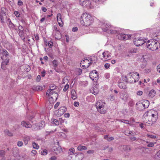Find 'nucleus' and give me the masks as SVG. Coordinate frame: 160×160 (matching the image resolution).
<instances>
[{
    "label": "nucleus",
    "mask_w": 160,
    "mask_h": 160,
    "mask_svg": "<svg viewBox=\"0 0 160 160\" xmlns=\"http://www.w3.org/2000/svg\"><path fill=\"white\" fill-rule=\"evenodd\" d=\"M157 69L158 72L160 73V64H159L157 66Z\"/></svg>",
    "instance_id": "nucleus-64"
},
{
    "label": "nucleus",
    "mask_w": 160,
    "mask_h": 160,
    "mask_svg": "<svg viewBox=\"0 0 160 160\" xmlns=\"http://www.w3.org/2000/svg\"><path fill=\"white\" fill-rule=\"evenodd\" d=\"M147 136L148 137H149L150 138H153L155 139L156 138V136L154 135H150L149 134H147Z\"/></svg>",
    "instance_id": "nucleus-43"
},
{
    "label": "nucleus",
    "mask_w": 160,
    "mask_h": 160,
    "mask_svg": "<svg viewBox=\"0 0 160 160\" xmlns=\"http://www.w3.org/2000/svg\"><path fill=\"white\" fill-rule=\"evenodd\" d=\"M137 94L138 95H141L142 94V92L141 91H138L137 92Z\"/></svg>",
    "instance_id": "nucleus-62"
},
{
    "label": "nucleus",
    "mask_w": 160,
    "mask_h": 160,
    "mask_svg": "<svg viewBox=\"0 0 160 160\" xmlns=\"http://www.w3.org/2000/svg\"><path fill=\"white\" fill-rule=\"evenodd\" d=\"M5 152L3 150H0V158H3L4 157Z\"/></svg>",
    "instance_id": "nucleus-31"
},
{
    "label": "nucleus",
    "mask_w": 160,
    "mask_h": 160,
    "mask_svg": "<svg viewBox=\"0 0 160 160\" xmlns=\"http://www.w3.org/2000/svg\"><path fill=\"white\" fill-rule=\"evenodd\" d=\"M147 48L150 50L154 51L158 49L160 47V44L157 41L148 40L146 43Z\"/></svg>",
    "instance_id": "nucleus-3"
},
{
    "label": "nucleus",
    "mask_w": 160,
    "mask_h": 160,
    "mask_svg": "<svg viewBox=\"0 0 160 160\" xmlns=\"http://www.w3.org/2000/svg\"><path fill=\"white\" fill-rule=\"evenodd\" d=\"M69 86L68 84H66L63 90L64 91H66L68 88Z\"/></svg>",
    "instance_id": "nucleus-49"
},
{
    "label": "nucleus",
    "mask_w": 160,
    "mask_h": 160,
    "mask_svg": "<svg viewBox=\"0 0 160 160\" xmlns=\"http://www.w3.org/2000/svg\"><path fill=\"white\" fill-rule=\"evenodd\" d=\"M6 17H4V15H0V18L2 23H3L4 22V18Z\"/></svg>",
    "instance_id": "nucleus-39"
},
{
    "label": "nucleus",
    "mask_w": 160,
    "mask_h": 160,
    "mask_svg": "<svg viewBox=\"0 0 160 160\" xmlns=\"http://www.w3.org/2000/svg\"><path fill=\"white\" fill-rule=\"evenodd\" d=\"M78 149L79 151H82L87 149V147L85 146L79 145L78 147Z\"/></svg>",
    "instance_id": "nucleus-27"
},
{
    "label": "nucleus",
    "mask_w": 160,
    "mask_h": 160,
    "mask_svg": "<svg viewBox=\"0 0 160 160\" xmlns=\"http://www.w3.org/2000/svg\"><path fill=\"white\" fill-rule=\"evenodd\" d=\"M122 149L124 151H129L131 150V147L130 145H123L122 146Z\"/></svg>",
    "instance_id": "nucleus-22"
},
{
    "label": "nucleus",
    "mask_w": 160,
    "mask_h": 160,
    "mask_svg": "<svg viewBox=\"0 0 160 160\" xmlns=\"http://www.w3.org/2000/svg\"><path fill=\"white\" fill-rule=\"evenodd\" d=\"M14 14L17 17H19L20 16L19 12L17 11H15L14 12Z\"/></svg>",
    "instance_id": "nucleus-45"
},
{
    "label": "nucleus",
    "mask_w": 160,
    "mask_h": 160,
    "mask_svg": "<svg viewBox=\"0 0 160 160\" xmlns=\"http://www.w3.org/2000/svg\"><path fill=\"white\" fill-rule=\"evenodd\" d=\"M80 21L82 25L87 27L89 26L93 22V20L90 15L87 13H85L82 14Z\"/></svg>",
    "instance_id": "nucleus-2"
},
{
    "label": "nucleus",
    "mask_w": 160,
    "mask_h": 160,
    "mask_svg": "<svg viewBox=\"0 0 160 160\" xmlns=\"http://www.w3.org/2000/svg\"><path fill=\"white\" fill-rule=\"evenodd\" d=\"M20 157L23 158V160H24L27 158V156L26 154L23 153L21 154L20 155Z\"/></svg>",
    "instance_id": "nucleus-37"
},
{
    "label": "nucleus",
    "mask_w": 160,
    "mask_h": 160,
    "mask_svg": "<svg viewBox=\"0 0 160 160\" xmlns=\"http://www.w3.org/2000/svg\"><path fill=\"white\" fill-rule=\"evenodd\" d=\"M71 97L73 100H75L77 98V94L75 90H72L71 92Z\"/></svg>",
    "instance_id": "nucleus-18"
},
{
    "label": "nucleus",
    "mask_w": 160,
    "mask_h": 160,
    "mask_svg": "<svg viewBox=\"0 0 160 160\" xmlns=\"http://www.w3.org/2000/svg\"><path fill=\"white\" fill-rule=\"evenodd\" d=\"M73 105L76 107H78L79 105V103L78 102H74Z\"/></svg>",
    "instance_id": "nucleus-56"
},
{
    "label": "nucleus",
    "mask_w": 160,
    "mask_h": 160,
    "mask_svg": "<svg viewBox=\"0 0 160 160\" xmlns=\"http://www.w3.org/2000/svg\"><path fill=\"white\" fill-rule=\"evenodd\" d=\"M98 112H99L101 114H105L106 112L105 109L104 107H103L102 108V109H100L99 111H98Z\"/></svg>",
    "instance_id": "nucleus-32"
},
{
    "label": "nucleus",
    "mask_w": 160,
    "mask_h": 160,
    "mask_svg": "<svg viewBox=\"0 0 160 160\" xmlns=\"http://www.w3.org/2000/svg\"><path fill=\"white\" fill-rule=\"evenodd\" d=\"M74 152V149L73 148H71L69 150L68 153L70 155H71Z\"/></svg>",
    "instance_id": "nucleus-36"
},
{
    "label": "nucleus",
    "mask_w": 160,
    "mask_h": 160,
    "mask_svg": "<svg viewBox=\"0 0 160 160\" xmlns=\"http://www.w3.org/2000/svg\"><path fill=\"white\" fill-rule=\"evenodd\" d=\"M51 121L52 123L56 125H58L59 124V120H58L52 119Z\"/></svg>",
    "instance_id": "nucleus-29"
},
{
    "label": "nucleus",
    "mask_w": 160,
    "mask_h": 160,
    "mask_svg": "<svg viewBox=\"0 0 160 160\" xmlns=\"http://www.w3.org/2000/svg\"><path fill=\"white\" fill-rule=\"evenodd\" d=\"M119 34H120V35L121 36L120 39H122L123 40L128 39L130 38L131 37V35H130L120 33H119Z\"/></svg>",
    "instance_id": "nucleus-13"
},
{
    "label": "nucleus",
    "mask_w": 160,
    "mask_h": 160,
    "mask_svg": "<svg viewBox=\"0 0 160 160\" xmlns=\"http://www.w3.org/2000/svg\"><path fill=\"white\" fill-rule=\"evenodd\" d=\"M132 72V75H133V76H135V75H137L138 76V78H137L138 79H139V74L137 72Z\"/></svg>",
    "instance_id": "nucleus-54"
},
{
    "label": "nucleus",
    "mask_w": 160,
    "mask_h": 160,
    "mask_svg": "<svg viewBox=\"0 0 160 160\" xmlns=\"http://www.w3.org/2000/svg\"><path fill=\"white\" fill-rule=\"evenodd\" d=\"M46 73V71L45 70H43L41 72V73L42 74L41 76L42 77H44L45 76V74Z\"/></svg>",
    "instance_id": "nucleus-57"
},
{
    "label": "nucleus",
    "mask_w": 160,
    "mask_h": 160,
    "mask_svg": "<svg viewBox=\"0 0 160 160\" xmlns=\"http://www.w3.org/2000/svg\"><path fill=\"white\" fill-rule=\"evenodd\" d=\"M57 18L59 26L61 27L63 26V22L62 18L61 15L60 13L58 14L57 16Z\"/></svg>",
    "instance_id": "nucleus-9"
},
{
    "label": "nucleus",
    "mask_w": 160,
    "mask_h": 160,
    "mask_svg": "<svg viewBox=\"0 0 160 160\" xmlns=\"http://www.w3.org/2000/svg\"><path fill=\"white\" fill-rule=\"evenodd\" d=\"M18 33L19 35L21 37H22L23 36V33H24V32H23V30L24 29L23 28V27L20 25H19V26L18 27Z\"/></svg>",
    "instance_id": "nucleus-11"
},
{
    "label": "nucleus",
    "mask_w": 160,
    "mask_h": 160,
    "mask_svg": "<svg viewBox=\"0 0 160 160\" xmlns=\"http://www.w3.org/2000/svg\"><path fill=\"white\" fill-rule=\"evenodd\" d=\"M16 151V154H14V152H13V154L14 155L15 157H20V155H19V152L18 150H17Z\"/></svg>",
    "instance_id": "nucleus-46"
},
{
    "label": "nucleus",
    "mask_w": 160,
    "mask_h": 160,
    "mask_svg": "<svg viewBox=\"0 0 160 160\" xmlns=\"http://www.w3.org/2000/svg\"><path fill=\"white\" fill-rule=\"evenodd\" d=\"M156 156L158 158H160V150L156 154Z\"/></svg>",
    "instance_id": "nucleus-63"
},
{
    "label": "nucleus",
    "mask_w": 160,
    "mask_h": 160,
    "mask_svg": "<svg viewBox=\"0 0 160 160\" xmlns=\"http://www.w3.org/2000/svg\"><path fill=\"white\" fill-rule=\"evenodd\" d=\"M41 79V76L40 75H38L36 78V81L38 82L40 81Z\"/></svg>",
    "instance_id": "nucleus-60"
},
{
    "label": "nucleus",
    "mask_w": 160,
    "mask_h": 160,
    "mask_svg": "<svg viewBox=\"0 0 160 160\" xmlns=\"http://www.w3.org/2000/svg\"><path fill=\"white\" fill-rule=\"evenodd\" d=\"M111 27V25L106 24H104L102 26V28L103 31L106 32L109 29V28Z\"/></svg>",
    "instance_id": "nucleus-12"
},
{
    "label": "nucleus",
    "mask_w": 160,
    "mask_h": 160,
    "mask_svg": "<svg viewBox=\"0 0 160 160\" xmlns=\"http://www.w3.org/2000/svg\"><path fill=\"white\" fill-rule=\"evenodd\" d=\"M118 85L120 88L122 89H125L126 88L125 84L122 82H119L118 84Z\"/></svg>",
    "instance_id": "nucleus-21"
},
{
    "label": "nucleus",
    "mask_w": 160,
    "mask_h": 160,
    "mask_svg": "<svg viewBox=\"0 0 160 160\" xmlns=\"http://www.w3.org/2000/svg\"><path fill=\"white\" fill-rule=\"evenodd\" d=\"M18 4L19 6H22L23 5V2L21 0H19L18 1Z\"/></svg>",
    "instance_id": "nucleus-59"
},
{
    "label": "nucleus",
    "mask_w": 160,
    "mask_h": 160,
    "mask_svg": "<svg viewBox=\"0 0 160 160\" xmlns=\"http://www.w3.org/2000/svg\"><path fill=\"white\" fill-rule=\"evenodd\" d=\"M50 92L51 93H50V97L49 99V101H51L53 100V101L55 102L57 99L58 97V94L57 93L55 92L53 90H50Z\"/></svg>",
    "instance_id": "nucleus-6"
},
{
    "label": "nucleus",
    "mask_w": 160,
    "mask_h": 160,
    "mask_svg": "<svg viewBox=\"0 0 160 160\" xmlns=\"http://www.w3.org/2000/svg\"><path fill=\"white\" fill-rule=\"evenodd\" d=\"M78 28L77 27H74L72 28V31L73 32H76L78 31Z\"/></svg>",
    "instance_id": "nucleus-61"
},
{
    "label": "nucleus",
    "mask_w": 160,
    "mask_h": 160,
    "mask_svg": "<svg viewBox=\"0 0 160 160\" xmlns=\"http://www.w3.org/2000/svg\"><path fill=\"white\" fill-rule=\"evenodd\" d=\"M7 22H9L8 26L10 28H11L12 29L14 28L15 26L11 22L9 18L8 19Z\"/></svg>",
    "instance_id": "nucleus-26"
},
{
    "label": "nucleus",
    "mask_w": 160,
    "mask_h": 160,
    "mask_svg": "<svg viewBox=\"0 0 160 160\" xmlns=\"http://www.w3.org/2000/svg\"><path fill=\"white\" fill-rule=\"evenodd\" d=\"M132 72H130L128 74L127 76H126L125 78L126 79L125 80L126 82L132 83L134 82H136V80H135L133 76V75H132Z\"/></svg>",
    "instance_id": "nucleus-5"
},
{
    "label": "nucleus",
    "mask_w": 160,
    "mask_h": 160,
    "mask_svg": "<svg viewBox=\"0 0 160 160\" xmlns=\"http://www.w3.org/2000/svg\"><path fill=\"white\" fill-rule=\"evenodd\" d=\"M5 134L8 136L12 137L13 136V134L8 130H5Z\"/></svg>",
    "instance_id": "nucleus-28"
},
{
    "label": "nucleus",
    "mask_w": 160,
    "mask_h": 160,
    "mask_svg": "<svg viewBox=\"0 0 160 160\" xmlns=\"http://www.w3.org/2000/svg\"><path fill=\"white\" fill-rule=\"evenodd\" d=\"M59 124H62L64 122V120L62 119V118H60L59 119Z\"/></svg>",
    "instance_id": "nucleus-52"
},
{
    "label": "nucleus",
    "mask_w": 160,
    "mask_h": 160,
    "mask_svg": "<svg viewBox=\"0 0 160 160\" xmlns=\"http://www.w3.org/2000/svg\"><path fill=\"white\" fill-rule=\"evenodd\" d=\"M109 31L110 33L112 34H116L117 33L118 34H119L118 32L116 30H110Z\"/></svg>",
    "instance_id": "nucleus-41"
},
{
    "label": "nucleus",
    "mask_w": 160,
    "mask_h": 160,
    "mask_svg": "<svg viewBox=\"0 0 160 160\" xmlns=\"http://www.w3.org/2000/svg\"><path fill=\"white\" fill-rule=\"evenodd\" d=\"M21 125L23 127L27 128H31L32 126L29 122H26L24 121L22 122Z\"/></svg>",
    "instance_id": "nucleus-15"
},
{
    "label": "nucleus",
    "mask_w": 160,
    "mask_h": 160,
    "mask_svg": "<svg viewBox=\"0 0 160 160\" xmlns=\"http://www.w3.org/2000/svg\"><path fill=\"white\" fill-rule=\"evenodd\" d=\"M8 59L6 58L5 59V60H3L1 64V68L2 69H4L5 66L7 65L8 63Z\"/></svg>",
    "instance_id": "nucleus-20"
},
{
    "label": "nucleus",
    "mask_w": 160,
    "mask_h": 160,
    "mask_svg": "<svg viewBox=\"0 0 160 160\" xmlns=\"http://www.w3.org/2000/svg\"><path fill=\"white\" fill-rule=\"evenodd\" d=\"M60 104V102H57L56 104H55V105L54 106V108L55 109H56V108H57V107H58V106H59V105Z\"/></svg>",
    "instance_id": "nucleus-58"
},
{
    "label": "nucleus",
    "mask_w": 160,
    "mask_h": 160,
    "mask_svg": "<svg viewBox=\"0 0 160 160\" xmlns=\"http://www.w3.org/2000/svg\"><path fill=\"white\" fill-rule=\"evenodd\" d=\"M56 88V86L54 85H51L49 87V89L50 90H52L55 89Z\"/></svg>",
    "instance_id": "nucleus-40"
},
{
    "label": "nucleus",
    "mask_w": 160,
    "mask_h": 160,
    "mask_svg": "<svg viewBox=\"0 0 160 160\" xmlns=\"http://www.w3.org/2000/svg\"><path fill=\"white\" fill-rule=\"evenodd\" d=\"M156 92L154 90H151L148 93V96L150 98L153 97L155 95Z\"/></svg>",
    "instance_id": "nucleus-23"
},
{
    "label": "nucleus",
    "mask_w": 160,
    "mask_h": 160,
    "mask_svg": "<svg viewBox=\"0 0 160 160\" xmlns=\"http://www.w3.org/2000/svg\"><path fill=\"white\" fill-rule=\"evenodd\" d=\"M134 43L137 46L142 45L144 44L146 41L142 37L139 38H135L134 40Z\"/></svg>",
    "instance_id": "nucleus-4"
},
{
    "label": "nucleus",
    "mask_w": 160,
    "mask_h": 160,
    "mask_svg": "<svg viewBox=\"0 0 160 160\" xmlns=\"http://www.w3.org/2000/svg\"><path fill=\"white\" fill-rule=\"evenodd\" d=\"M130 139L132 141H135L137 140V138L135 137H131Z\"/></svg>",
    "instance_id": "nucleus-53"
},
{
    "label": "nucleus",
    "mask_w": 160,
    "mask_h": 160,
    "mask_svg": "<svg viewBox=\"0 0 160 160\" xmlns=\"http://www.w3.org/2000/svg\"><path fill=\"white\" fill-rule=\"evenodd\" d=\"M102 55L103 59L102 58V59L105 61H106L107 60L106 59H107L108 58H109L110 56V55L108 54V52H103L102 53Z\"/></svg>",
    "instance_id": "nucleus-17"
},
{
    "label": "nucleus",
    "mask_w": 160,
    "mask_h": 160,
    "mask_svg": "<svg viewBox=\"0 0 160 160\" xmlns=\"http://www.w3.org/2000/svg\"><path fill=\"white\" fill-rule=\"evenodd\" d=\"M42 87L40 86H34L32 88V89L33 90L36 91H41L42 90Z\"/></svg>",
    "instance_id": "nucleus-19"
},
{
    "label": "nucleus",
    "mask_w": 160,
    "mask_h": 160,
    "mask_svg": "<svg viewBox=\"0 0 160 160\" xmlns=\"http://www.w3.org/2000/svg\"><path fill=\"white\" fill-rule=\"evenodd\" d=\"M92 93L95 95H97L98 93V91L96 88H94Z\"/></svg>",
    "instance_id": "nucleus-33"
},
{
    "label": "nucleus",
    "mask_w": 160,
    "mask_h": 160,
    "mask_svg": "<svg viewBox=\"0 0 160 160\" xmlns=\"http://www.w3.org/2000/svg\"><path fill=\"white\" fill-rule=\"evenodd\" d=\"M96 107L98 111L100 109H102V108L104 107V106L100 102H97L96 104Z\"/></svg>",
    "instance_id": "nucleus-16"
},
{
    "label": "nucleus",
    "mask_w": 160,
    "mask_h": 160,
    "mask_svg": "<svg viewBox=\"0 0 160 160\" xmlns=\"http://www.w3.org/2000/svg\"><path fill=\"white\" fill-rule=\"evenodd\" d=\"M45 126V122L43 121H41L40 123L39 124V128L40 129H41L44 127Z\"/></svg>",
    "instance_id": "nucleus-30"
},
{
    "label": "nucleus",
    "mask_w": 160,
    "mask_h": 160,
    "mask_svg": "<svg viewBox=\"0 0 160 160\" xmlns=\"http://www.w3.org/2000/svg\"><path fill=\"white\" fill-rule=\"evenodd\" d=\"M140 104L142 105L144 108H147L149 106V102L148 100H144Z\"/></svg>",
    "instance_id": "nucleus-14"
},
{
    "label": "nucleus",
    "mask_w": 160,
    "mask_h": 160,
    "mask_svg": "<svg viewBox=\"0 0 160 160\" xmlns=\"http://www.w3.org/2000/svg\"><path fill=\"white\" fill-rule=\"evenodd\" d=\"M23 143L22 141H18L17 142V145L18 147H21L22 146Z\"/></svg>",
    "instance_id": "nucleus-50"
},
{
    "label": "nucleus",
    "mask_w": 160,
    "mask_h": 160,
    "mask_svg": "<svg viewBox=\"0 0 160 160\" xmlns=\"http://www.w3.org/2000/svg\"><path fill=\"white\" fill-rule=\"evenodd\" d=\"M1 55H3V56L4 55L6 58H7L8 56V53L7 51L5 49H3L2 50V53ZM3 57V56H2ZM4 60V58H3V60Z\"/></svg>",
    "instance_id": "nucleus-25"
},
{
    "label": "nucleus",
    "mask_w": 160,
    "mask_h": 160,
    "mask_svg": "<svg viewBox=\"0 0 160 160\" xmlns=\"http://www.w3.org/2000/svg\"><path fill=\"white\" fill-rule=\"evenodd\" d=\"M30 138L28 136H25L23 138V142L25 145H26L28 143V142L29 141Z\"/></svg>",
    "instance_id": "nucleus-24"
},
{
    "label": "nucleus",
    "mask_w": 160,
    "mask_h": 160,
    "mask_svg": "<svg viewBox=\"0 0 160 160\" xmlns=\"http://www.w3.org/2000/svg\"><path fill=\"white\" fill-rule=\"evenodd\" d=\"M4 8H2L1 13L0 15H4V17H6L5 12L4 11Z\"/></svg>",
    "instance_id": "nucleus-35"
},
{
    "label": "nucleus",
    "mask_w": 160,
    "mask_h": 160,
    "mask_svg": "<svg viewBox=\"0 0 160 160\" xmlns=\"http://www.w3.org/2000/svg\"><path fill=\"white\" fill-rule=\"evenodd\" d=\"M158 117L157 112L154 110L146 112L143 116V117L145 119L144 122L148 125L150 126L152 125L156 122Z\"/></svg>",
    "instance_id": "nucleus-1"
},
{
    "label": "nucleus",
    "mask_w": 160,
    "mask_h": 160,
    "mask_svg": "<svg viewBox=\"0 0 160 160\" xmlns=\"http://www.w3.org/2000/svg\"><path fill=\"white\" fill-rule=\"evenodd\" d=\"M53 67L56 68L58 66V62L56 60H54L52 62Z\"/></svg>",
    "instance_id": "nucleus-42"
},
{
    "label": "nucleus",
    "mask_w": 160,
    "mask_h": 160,
    "mask_svg": "<svg viewBox=\"0 0 160 160\" xmlns=\"http://www.w3.org/2000/svg\"><path fill=\"white\" fill-rule=\"evenodd\" d=\"M154 143L153 142H150L147 145L148 147H151L154 146Z\"/></svg>",
    "instance_id": "nucleus-51"
},
{
    "label": "nucleus",
    "mask_w": 160,
    "mask_h": 160,
    "mask_svg": "<svg viewBox=\"0 0 160 160\" xmlns=\"http://www.w3.org/2000/svg\"><path fill=\"white\" fill-rule=\"evenodd\" d=\"M110 67V64L108 63H107L105 64L104 67L105 68L108 69Z\"/></svg>",
    "instance_id": "nucleus-55"
},
{
    "label": "nucleus",
    "mask_w": 160,
    "mask_h": 160,
    "mask_svg": "<svg viewBox=\"0 0 160 160\" xmlns=\"http://www.w3.org/2000/svg\"><path fill=\"white\" fill-rule=\"evenodd\" d=\"M124 133L127 136H129L130 134L131 133H132V135H133L134 134V133H133L132 132L130 131H129V132H127L126 131L124 132Z\"/></svg>",
    "instance_id": "nucleus-38"
},
{
    "label": "nucleus",
    "mask_w": 160,
    "mask_h": 160,
    "mask_svg": "<svg viewBox=\"0 0 160 160\" xmlns=\"http://www.w3.org/2000/svg\"><path fill=\"white\" fill-rule=\"evenodd\" d=\"M48 45L50 48H52L53 46V42L52 41H50L48 42Z\"/></svg>",
    "instance_id": "nucleus-48"
},
{
    "label": "nucleus",
    "mask_w": 160,
    "mask_h": 160,
    "mask_svg": "<svg viewBox=\"0 0 160 160\" xmlns=\"http://www.w3.org/2000/svg\"><path fill=\"white\" fill-rule=\"evenodd\" d=\"M67 108L64 106L60 107L58 110L57 115L58 117H60L66 111Z\"/></svg>",
    "instance_id": "nucleus-7"
},
{
    "label": "nucleus",
    "mask_w": 160,
    "mask_h": 160,
    "mask_svg": "<svg viewBox=\"0 0 160 160\" xmlns=\"http://www.w3.org/2000/svg\"><path fill=\"white\" fill-rule=\"evenodd\" d=\"M47 153V150L46 149L42 151L41 152V154L42 155H45Z\"/></svg>",
    "instance_id": "nucleus-47"
},
{
    "label": "nucleus",
    "mask_w": 160,
    "mask_h": 160,
    "mask_svg": "<svg viewBox=\"0 0 160 160\" xmlns=\"http://www.w3.org/2000/svg\"><path fill=\"white\" fill-rule=\"evenodd\" d=\"M32 146L33 148L37 149L39 147L38 145L35 142L32 143Z\"/></svg>",
    "instance_id": "nucleus-34"
},
{
    "label": "nucleus",
    "mask_w": 160,
    "mask_h": 160,
    "mask_svg": "<svg viewBox=\"0 0 160 160\" xmlns=\"http://www.w3.org/2000/svg\"><path fill=\"white\" fill-rule=\"evenodd\" d=\"M80 4L82 6H86L91 8V2L88 0H80Z\"/></svg>",
    "instance_id": "nucleus-8"
},
{
    "label": "nucleus",
    "mask_w": 160,
    "mask_h": 160,
    "mask_svg": "<svg viewBox=\"0 0 160 160\" xmlns=\"http://www.w3.org/2000/svg\"><path fill=\"white\" fill-rule=\"evenodd\" d=\"M89 76H92L94 78H97V79L98 76V72L95 70L92 71L90 72Z\"/></svg>",
    "instance_id": "nucleus-10"
},
{
    "label": "nucleus",
    "mask_w": 160,
    "mask_h": 160,
    "mask_svg": "<svg viewBox=\"0 0 160 160\" xmlns=\"http://www.w3.org/2000/svg\"><path fill=\"white\" fill-rule=\"evenodd\" d=\"M119 121L123 122L125 123L128 124L129 123V121L127 120H126L124 119H120L119 120Z\"/></svg>",
    "instance_id": "nucleus-44"
}]
</instances>
